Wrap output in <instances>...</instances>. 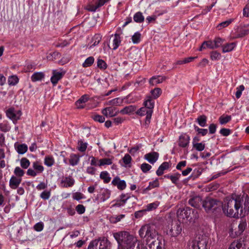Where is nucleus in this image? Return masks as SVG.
<instances>
[{
	"mask_svg": "<svg viewBox=\"0 0 249 249\" xmlns=\"http://www.w3.org/2000/svg\"><path fill=\"white\" fill-rule=\"evenodd\" d=\"M60 183L63 187H70L74 185V180L70 176L65 177L62 178Z\"/></svg>",
	"mask_w": 249,
	"mask_h": 249,
	"instance_id": "obj_17",
	"label": "nucleus"
},
{
	"mask_svg": "<svg viewBox=\"0 0 249 249\" xmlns=\"http://www.w3.org/2000/svg\"><path fill=\"white\" fill-rule=\"evenodd\" d=\"M234 20L233 18H230L226 21H223L220 23H219L216 28L218 30H220L223 28H224L227 26H228Z\"/></svg>",
	"mask_w": 249,
	"mask_h": 249,
	"instance_id": "obj_35",
	"label": "nucleus"
},
{
	"mask_svg": "<svg viewBox=\"0 0 249 249\" xmlns=\"http://www.w3.org/2000/svg\"><path fill=\"white\" fill-rule=\"evenodd\" d=\"M151 166L146 163H143L141 166V169L142 171L145 173L149 171L151 169Z\"/></svg>",
	"mask_w": 249,
	"mask_h": 249,
	"instance_id": "obj_62",
	"label": "nucleus"
},
{
	"mask_svg": "<svg viewBox=\"0 0 249 249\" xmlns=\"http://www.w3.org/2000/svg\"><path fill=\"white\" fill-rule=\"evenodd\" d=\"M88 146V143L84 142L82 140H80L78 141L77 148L79 151L81 152H84L86 151Z\"/></svg>",
	"mask_w": 249,
	"mask_h": 249,
	"instance_id": "obj_40",
	"label": "nucleus"
},
{
	"mask_svg": "<svg viewBox=\"0 0 249 249\" xmlns=\"http://www.w3.org/2000/svg\"><path fill=\"white\" fill-rule=\"evenodd\" d=\"M99 240L95 239L91 241L88 247V249H96L98 245Z\"/></svg>",
	"mask_w": 249,
	"mask_h": 249,
	"instance_id": "obj_60",
	"label": "nucleus"
},
{
	"mask_svg": "<svg viewBox=\"0 0 249 249\" xmlns=\"http://www.w3.org/2000/svg\"><path fill=\"white\" fill-rule=\"evenodd\" d=\"M162 90L161 89L159 88H156L150 91V93L151 94L150 96L152 97L153 100L156 99L160 96Z\"/></svg>",
	"mask_w": 249,
	"mask_h": 249,
	"instance_id": "obj_34",
	"label": "nucleus"
},
{
	"mask_svg": "<svg viewBox=\"0 0 249 249\" xmlns=\"http://www.w3.org/2000/svg\"><path fill=\"white\" fill-rule=\"evenodd\" d=\"M142 146V144H137L136 145H135L134 147L130 148L129 150V153L132 155L134 154H138V152L141 150Z\"/></svg>",
	"mask_w": 249,
	"mask_h": 249,
	"instance_id": "obj_55",
	"label": "nucleus"
},
{
	"mask_svg": "<svg viewBox=\"0 0 249 249\" xmlns=\"http://www.w3.org/2000/svg\"><path fill=\"white\" fill-rule=\"evenodd\" d=\"M33 167L37 174L41 173L44 171L43 166L38 161L33 162Z\"/></svg>",
	"mask_w": 249,
	"mask_h": 249,
	"instance_id": "obj_38",
	"label": "nucleus"
},
{
	"mask_svg": "<svg viewBox=\"0 0 249 249\" xmlns=\"http://www.w3.org/2000/svg\"><path fill=\"white\" fill-rule=\"evenodd\" d=\"M159 205V202L158 201H155L154 202L148 204L146 206V208L144 211L145 212L146 211H151L154 210L158 207Z\"/></svg>",
	"mask_w": 249,
	"mask_h": 249,
	"instance_id": "obj_44",
	"label": "nucleus"
},
{
	"mask_svg": "<svg viewBox=\"0 0 249 249\" xmlns=\"http://www.w3.org/2000/svg\"><path fill=\"white\" fill-rule=\"evenodd\" d=\"M193 147L194 149L198 151H203L205 147V144L203 142H198L195 143L193 145Z\"/></svg>",
	"mask_w": 249,
	"mask_h": 249,
	"instance_id": "obj_54",
	"label": "nucleus"
},
{
	"mask_svg": "<svg viewBox=\"0 0 249 249\" xmlns=\"http://www.w3.org/2000/svg\"><path fill=\"white\" fill-rule=\"evenodd\" d=\"M141 238H145L146 249H163L161 239L158 237L157 227L153 224L143 225L139 231Z\"/></svg>",
	"mask_w": 249,
	"mask_h": 249,
	"instance_id": "obj_1",
	"label": "nucleus"
},
{
	"mask_svg": "<svg viewBox=\"0 0 249 249\" xmlns=\"http://www.w3.org/2000/svg\"><path fill=\"white\" fill-rule=\"evenodd\" d=\"M249 24H244L243 26H238L234 29V32L232 33L233 38H242L249 34Z\"/></svg>",
	"mask_w": 249,
	"mask_h": 249,
	"instance_id": "obj_7",
	"label": "nucleus"
},
{
	"mask_svg": "<svg viewBox=\"0 0 249 249\" xmlns=\"http://www.w3.org/2000/svg\"><path fill=\"white\" fill-rule=\"evenodd\" d=\"M190 140V137L188 135L182 133L179 136L178 145L182 147H186L189 144Z\"/></svg>",
	"mask_w": 249,
	"mask_h": 249,
	"instance_id": "obj_11",
	"label": "nucleus"
},
{
	"mask_svg": "<svg viewBox=\"0 0 249 249\" xmlns=\"http://www.w3.org/2000/svg\"><path fill=\"white\" fill-rule=\"evenodd\" d=\"M206 48L213 49V42L212 40L204 41L203 42L198 50L202 51L203 50Z\"/></svg>",
	"mask_w": 249,
	"mask_h": 249,
	"instance_id": "obj_31",
	"label": "nucleus"
},
{
	"mask_svg": "<svg viewBox=\"0 0 249 249\" xmlns=\"http://www.w3.org/2000/svg\"><path fill=\"white\" fill-rule=\"evenodd\" d=\"M143 105L149 110L153 111V108L155 106V101L150 95L146 96L143 102Z\"/></svg>",
	"mask_w": 249,
	"mask_h": 249,
	"instance_id": "obj_14",
	"label": "nucleus"
},
{
	"mask_svg": "<svg viewBox=\"0 0 249 249\" xmlns=\"http://www.w3.org/2000/svg\"><path fill=\"white\" fill-rule=\"evenodd\" d=\"M243 15L244 17L249 18V3L244 7L243 10Z\"/></svg>",
	"mask_w": 249,
	"mask_h": 249,
	"instance_id": "obj_64",
	"label": "nucleus"
},
{
	"mask_svg": "<svg viewBox=\"0 0 249 249\" xmlns=\"http://www.w3.org/2000/svg\"><path fill=\"white\" fill-rule=\"evenodd\" d=\"M202 202V198L199 196H195L189 200V204L192 206L198 208L200 207Z\"/></svg>",
	"mask_w": 249,
	"mask_h": 249,
	"instance_id": "obj_19",
	"label": "nucleus"
},
{
	"mask_svg": "<svg viewBox=\"0 0 249 249\" xmlns=\"http://www.w3.org/2000/svg\"><path fill=\"white\" fill-rule=\"evenodd\" d=\"M245 89V87L243 85H241L236 88V91L235 92V96L237 99L241 97L242 91Z\"/></svg>",
	"mask_w": 249,
	"mask_h": 249,
	"instance_id": "obj_57",
	"label": "nucleus"
},
{
	"mask_svg": "<svg viewBox=\"0 0 249 249\" xmlns=\"http://www.w3.org/2000/svg\"><path fill=\"white\" fill-rule=\"evenodd\" d=\"M228 249H244L242 244L238 241L233 242Z\"/></svg>",
	"mask_w": 249,
	"mask_h": 249,
	"instance_id": "obj_42",
	"label": "nucleus"
},
{
	"mask_svg": "<svg viewBox=\"0 0 249 249\" xmlns=\"http://www.w3.org/2000/svg\"><path fill=\"white\" fill-rule=\"evenodd\" d=\"M137 107L134 105H130L123 108L120 111V113L122 114H128L134 112L136 110Z\"/></svg>",
	"mask_w": 249,
	"mask_h": 249,
	"instance_id": "obj_25",
	"label": "nucleus"
},
{
	"mask_svg": "<svg viewBox=\"0 0 249 249\" xmlns=\"http://www.w3.org/2000/svg\"><path fill=\"white\" fill-rule=\"evenodd\" d=\"M30 161L25 158H23L20 160V166L23 169H27L30 166Z\"/></svg>",
	"mask_w": 249,
	"mask_h": 249,
	"instance_id": "obj_53",
	"label": "nucleus"
},
{
	"mask_svg": "<svg viewBox=\"0 0 249 249\" xmlns=\"http://www.w3.org/2000/svg\"><path fill=\"white\" fill-rule=\"evenodd\" d=\"M131 157H124L121 160H120L121 164L125 167H130L131 166Z\"/></svg>",
	"mask_w": 249,
	"mask_h": 249,
	"instance_id": "obj_32",
	"label": "nucleus"
},
{
	"mask_svg": "<svg viewBox=\"0 0 249 249\" xmlns=\"http://www.w3.org/2000/svg\"><path fill=\"white\" fill-rule=\"evenodd\" d=\"M116 240L118 249H134L138 242L136 237L126 231H120L113 233Z\"/></svg>",
	"mask_w": 249,
	"mask_h": 249,
	"instance_id": "obj_3",
	"label": "nucleus"
},
{
	"mask_svg": "<svg viewBox=\"0 0 249 249\" xmlns=\"http://www.w3.org/2000/svg\"><path fill=\"white\" fill-rule=\"evenodd\" d=\"M180 177V174L176 173L173 175H171L170 180L173 183L177 184Z\"/></svg>",
	"mask_w": 249,
	"mask_h": 249,
	"instance_id": "obj_61",
	"label": "nucleus"
},
{
	"mask_svg": "<svg viewBox=\"0 0 249 249\" xmlns=\"http://www.w3.org/2000/svg\"><path fill=\"white\" fill-rule=\"evenodd\" d=\"M207 117L205 115L198 116L196 119V122L201 127H205L207 125Z\"/></svg>",
	"mask_w": 249,
	"mask_h": 249,
	"instance_id": "obj_29",
	"label": "nucleus"
},
{
	"mask_svg": "<svg viewBox=\"0 0 249 249\" xmlns=\"http://www.w3.org/2000/svg\"><path fill=\"white\" fill-rule=\"evenodd\" d=\"M120 112L117 108L114 107H106L102 109V113L107 117H112L115 116Z\"/></svg>",
	"mask_w": 249,
	"mask_h": 249,
	"instance_id": "obj_9",
	"label": "nucleus"
},
{
	"mask_svg": "<svg viewBox=\"0 0 249 249\" xmlns=\"http://www.w3.org/2000/svg\"><path fill=\"white\" fill-rule=\"evenodd\" d=\"M54 163V159L52 157H45L44 163L47 166H51Z\"/></svg>",
	"mask_w": 249,
	"mask_h": 249,
	"instance_id": "obj_58",
	"label": "nucleus"
},
{
	"mask_svg": "<svg viewBox=\"0 0 249 249\" xmlns=\"http://www.w3.org/2000/svg\"><path fill=\"white\" fill-rule=\"evenodd\" d=\"M182 231V228L180 225L177 224L174 226L172 227L170 230L171 235L173 237H176L179 235Z\"/></svg>",
	"mask_w": 249,
	"mask_h": 249,
	"instance_id": "obj_22",
	"label": "nucleus"
},
{
	"mask_svg": "<svg viewBox=\"0 0 249 249\" xmlns=\"http://www.w3.org/2000/svg\"><path fill=\"white\" fill-rule=\"evenodd\" d=\"M243 197L239 196L227 199V203L223 206L224 213L229 217L238 218L239 211H240V215L243 212Z\"/></svg>",
	"mask_w": 249,
	"mask_h": 249,
	"instance_id": "obj_2",
	"label": "nucleus"
},
{
	"mask_svg": "<svg viewBox=\"0 0 249 249\" xmlns=\"http://www.w3.org/2000/svg\"><path fill=\"white\" fill-rule=\"evenodd\" d=\"M121 43V38L120 35L119 34H115L114 38L113 40V50H116L120 46Z\"/></svg>",
	"mask_w": 249,
	"mask_h": 249,
	"instance_id": "obj_28",
	"label": "nucleus"
},
{
	"mask_svg": "<svg viewBox=\"0 0 249 249\" xmlns=\"http://www.w3.org/2000/svg\"><path fill=\"white\" fill-rule=\"evenodd\" d=\"M221 54L216 51H212L210 53V58L213 61H217L221 58Z\"/></svg>",
	"mask_w": 249,
	"mask_h": 249,
	"instance_id": "obj_46",
	"label": "nucleus"
},
{
	"mask_svg": "<svg viewBox=\"0 0 249 249\" xmlns=\"http://www.w3.org/2000/svg\"><path fill=\"white\" fill-rule=\"evenodd\" d=\"M99 166H100L105 165H110L112 163V159L108 158H104L101 159L99 160Z\"/></svg>",
	"mask_w": 249,
	"mask_h": 249,
	"instance_id": "obj_52",
	"label": "nucleus"
},
{
	"mask_svg": "<svg viewBox=\"0 0 249 249\" xmlns=\"http://www.w3.org/2000/svg\"><path fill=\"white\" fill-rule=\"evenodd\" d=\"M110 0H96L94 3L91 2L89 3L85 9L89 12H95L99 10V8L104 6L106 3Z\"/></svg>",
	"mask_w": 249,
	"mask_h": 249,
	"instance_id": "obj_8",
	"label": "nucleus"
},
{
	"mask_svg": "<svg viewBox=\"0 0 249 249\" xmlns=\"http://www.w3.org/2000/svg\"><path fill=\"white\" fill-rule=\"evenodd\" d=\"M133 20L136 23H141L144 21V17L141 12H137L133 16Z\"/></svg>",
	"mask_w": 249,
	"mask_h": 249,
	"instance_id": "obj_33",
	"label": "nucleus"
},
{
	"mask_svg": "<svg viewBox=\"0 0 249 249\" xmlns=\"http://www.w3.org/2000/svg\"><path fill=\"white\" fill-rule=\"evenodd\" d=\"M97 66V67L101 70H105L107 67V63L104 60L101 59H98Z\"/></svg>",
	"mask_w": 249,
	"mask_h": 249,
	"instance_id": "obj_47",
	"label": "nucleus"
},
{
	"mask_svg": "<svg viewBox=\"0 0 249 249\" xmlns=\"http://www.w3.org/2000/svg\"><path fill=\"white\" fill-rule=\"evenodd\" d=\"M10 127L6 122L0 123V130L6 132L10 130Z\"/></svg>",
	"mask_w": 249,
	"mask_h": 249,
	"instance_id": "obj_59",
	"label": "nucleus"
},
{
	"mask_svg": "<svg viewBox=\"0 0 249 249\" xmlns=\"http://www.w3.org/2000/svg\"><path fill=\"white\" fill-rule=\"evenodd\" d=\"M236 46L235 42L228 43L222 46V53H226L232 51Z\"/></svg>",
	"mask_w": 249,
	"mask_h": 249,
	"instance_id": "obj_23",
	"label": "nucleus"
},
{
	"mask_svg": "<svg viewBox=\"0 0 249 249\" xmlns=\"http://www.w3.org/2000/svg\"><path fill=\"white\" fill-rule=\"evenodd\" d=\"M111 183L113 186H116L120 190H123L126 187L125 181L124 180H121L120 178L118 176L113 178Z\"/></svg>",
	"mask_w": 249,
	"mask_h": 249,
	"instance_id": "obj_10",
	"label": "nucleus"
},
{
	"mask_svg": "<svg viewBox=\"0 0 249 249\" xmlns=\"http://www.w3.org/2000/svg\"><path fill=\"white\" fill-rule=\"evenodd\" d=\"M89 99V95L88 94H84L82 95L77 101L75 102V105L79 109L83 108L85 107L84 104L88 102Z\"/></svg>",
	"mask_w": 249,
	"mask_h": 249,
	"instance_id": "obj_16",
	"label": "nucleus"
},
{
	"mask_svg": "<svg viewBox=\"0 0 249 249\" xmlns=\"http://www.w3.org/2000/svg\"><path fill=\"white\" fill-rule=\"evenodd\" d=\"M98 240L100 241L99 249H110L111 243L107 238L104 237Z\"/></svg>",
	"mask_w": 249,
	"mask_h": 249,
	"instance_id": "obj_20",
	"label": "nucleus"
},
{
	"mask_svg": "<svg viewBox=\"0 0 249 249\" xmlns=\"http://www.w3.org/2000/svg\"><path fill=\"white\" fill-rule=\"evenodd\" d=\"M141 34L137 32L132 36V41L134 44H138L141 41Z\"/></svg>",
	"mask_w": 249,
	"mask_h": 249,
	"instance_id": "obj_49",
	"label": "nucleus"
},
{
	"mask_svg": "<svg viewBox=\"0 0 249 249\" xmlns=\"http://www.w3.org/2000/svg\"><path fill=\"white\" fill-rule=\"evenodd\" d=\"M6 115L9 118L12 120L17 121L19 119V116H17L15 112L14 109L12 108H9L7 110Z\"/></svg>",
	"mask_w": 249,
	"mask_h": 249,
	"instance_id": "obj_30",
	"label": "nucleus"
},
{
	"mask_svg": "<svg viewBox=\"0 0 249 249\" xmlns=\"http://www.w3.org/2000/svg\"><path fill=\"white\" fill-rule=\"evenodd\" d=\"M177 214L178 221L182 223L188 221H190L193 219L195 220L198 217L197 211L189 207L178 209Z\"/></svg>",
	"mask_w": 249,
	"mask_h": 249,
	"instance_id": "obj_4",
	"label": "nucleus"
},
{
	"mask_svg": "<svg viewBox=\"0 0 249 249\" xmlns=\"http://www.w3.org/2000/svg\"><path fill=\"white\" fill-rule=\"evenodd\" d=\"M194 127L196 131L197 132V135H200L202 136H205L208 133V131L207 129L200 128L196 124H194Z\"/></svg>",
	"mask_w": 249,
	"mask_h": 249,
	"instance_id": "obj_45",
	"label": "nucleus"
},
{
	"mask_svg": "<svg viewBox=\"0 0 249 249\" xmlns=\"http://www.w3.org/2000/svg\"><path fill=\"white\" fill-rule=\"evenodd\" d=\"M45 77V74L43 72H36L31 76V80L33 82L41 81Z\"/></svg>",
	"mask_w": 249,
	"mask_h": 249,
	"instance_id": "obj_27",
	"label": "nucleus"
},
{
	"mask_svg": "<svg viewBox=\"0 0 249 249\" xmlns=\"http://www.w3.org/2000/svg\"><path fill=\"white\" fill-rule=\"evenodd\" d=\"M62 72L57 71L56 70L53 71V75L51 78V82L53 86H55L59 80H60L63 76Z\"/></svg>",
	"mask_w": 249,
	"mask_h": 249,
	"instance_id": "obj_12",
	"label": "nucleus"
},
{
	"mask_svg": "<svg viewBox=\"0 0 249 249\" xmlns=\"http://www.w3.org/2000/svg\"><path fill=\"white\" fill-rule=\"evenodd\" d=\"M75 210L78 214H82L85 212V207L82 204H78L76 206Z\"/></svg>",
	"mask_w": 249,
	"mask_h": 249,
	"instance_id": "obj_63",
	"label": "nucleus"
},
{
	"mask_svg": "<svg viewBox=\"0 0 249 249\" xmlns=\"http://www.w3.org/2000/svg\"><path fill=\"white\" fill-rule=\"evenodd\" d=\"M102 36L100 34H95L93 37L90 42L88 44V47L89 49H91L100 43L102 39Z\"/></svg>",
	"mask_w": 249,
	"mask_h": 249,
	"instance_id": "obj_18",
	"label": "nucleus"
},
{
	"mask_svg": "<svg viewBox=\"0 0 249 249\" xmlns=\"http://www.w3.org/2000/svg\"><path fill=\"white\" fill-rule=\"evenodd\" d=\"M246 226V222L245 221H242L238 225V231L236 235H240L245 230Z\"/></svg>",
	"mask_w": 249,
	"mask_h": 249,
	"instance_id": "obj_56",
	"label": "nucleus"
},
{
	"mask_svg": "<svg viewBox=\"0 0 249 249\" xmlns=\"http://www.w3.org/2000/svg\"><path fill=\"white\" fill-rule=\"evenodd\" d=\"M123 102L120 98H116L108 101V104L111 106H120Z\"/></svg>",
	"mask_w": 249,
	"mask_h": 249,
	"instance_id": "obj_51",
	"label": "nucleus"
},
{
	"mask_svg": "<svg viewBox=\"0 0 249 249\" xmlns=\"http://www.w3.org/2000/svg\"><path fill=\"white\" fill-rule=\"evenodd\" d=\"M208 240L206 235H198L191 243L189 249H207Z\"/></svg>",
	"mask_w": 249,
	"mask_h": 249,
	"instance_id": "obj_6",
	"label": "nucleus"
},
{
	"mask_svg": "<svg viewBox=\"0 0 249 249\" xmlns=\"http://www.w3.org/2000/svg\"><path fill=\"white\" fill-rule=\"evenodd\" d=\"M225 39L220 37H215L212 41L213 42V49L223 46Z\"/></svg>",
	"mask_w": 249,
	"mask_h": 249,
	"instance_id": "obj_26",
	"label": "nucleus"
},
{
	"mask_svg": "<svg viewBox=\"0 0 249 249\" xmlns=\"http://www.w3.org/2000/svg\"><path fill=\"white\" fill-rule=\"evenodd\" d=\"M165 79V77L160 76H153L149 80V84L151 86H155L161 83Z\"/></svg>",
	"mask_w": 249,
	"mask_h": 249,
	"instance_id": "obj_21",
	"label": "nucleus"
},
{
	"mask_svg": "<svg viewBox=\"0 0 249 249\" xmlns=\"http://www.w3.org/2000/svg\"><path fill=\"white\" fill-rule=\"evenodd\" d=\"M91 117L94 121L100 123H103L105 121V117L99 114H94L91 115Z\"/></svg>",
	"mask_w": 249,
	"mask_h": 249,
	"instance_id": "obj_48",
	"label": "nucleus"
},
{
	"mask_svg": "<svg viewBox=\"0 0 249 249\" xmlns=\"http://www.w3.org/2000/svg\"><path fill=\"white\" fill-rule=\"evenodd\" d=\"M22 181V178L12 176L9 180V186L12 189H16L18 188Z\"/></svg>",
	"mask_w": 249,
	"mask_h": 249,
	"instance_id": "obj_13",
	"label": "nucleus"
},
{
	"mask_svg": "<svg viewBox=\"0 0 249 249\" xmlns=\"http://www.w3.org/2000/svg\"><path fill=\"white\" fill-rule=\"evenodd\" d=\"M94 62V58L93 56H89L88 57L82 64V66L84 68H87L90 67Z\"/></svg>",
	"mask_w": 249,
	"mask_h": 249,
	"instance_id": "obj_43",
	"label": "nucleus"
},
{
	"mask_svg": "<svg viewBox=\"0 0 249 249\" xmlns=\"http://www.w3.org/2000/svg\"><path fill=\"white\" fill-rule=\"evenodd\" d=\"M231 120V117L230 115H221L218 119V121L219 123L223 125L226 124L228 122H229Z\"/></svg>",
	"mask_w": 249,
	"mask_h": 249,
	"instance_id": "obj_39",
	"label": "nucleus"
},
{
	"mask_svg": "<svg viewBox=\"0 0 249 249\" xmlns=\"http://www.w3.org/2000/svg\"><path fill=\"white\" fill-rule=\"evenodd\" d=\"M15 147L16 151L19 154H23L28 150V146L25 143L15 144Z\"/></svg>",
	"mask_w": 249,
	"mask_h": 249,
	"instance_id": "obj_24",
	"label": "nucleus"
},
{
	"mask_svg": "<svg viewBox=\"0 0 249 249\" xmlns=\"http://www.w3.org/2000/svg\"><path fill=\"white\" fill-rule=\"evenodd\" d=\"M19 82V78L17 75H12L8 78V82L10 86H15Z\"/></svg>",
	"mask_w": 249,
	"mask_h": 249,
	"instance_id": "obj_41",
	"label": "nucleus"
},
{
	"mask_svg": "<svg viewBox=\"0 0 249 249\" xmlns=\"http://www.w3.org/2000/svg\"><path fill=\"white\" fill-rule=\"evenodd\" d=\"M14 173L16 177L19 178H22V177H23L24 174V170L21 169L19 167H16L15 168Z\"/></svg>",
	"mask_w": 249,
	"mask_h": 249,
	"instance_id": "obj_50",
	"label": "nucleus"
},
{
	"mask_svg": "<svg viewBox=\"0 0 249 249\" xmlns=\"http://www.w3.org/2000/svg\"><path fill=\"white\" fill-rule=\"evenodd\" d=\"M202 206L207 213L213 212L220 210L221 203L220 201L211 197H207L202 202Z\"/></svg>",
	"mask_w": 249,
	"mask_h": 249,
	"instance_id": "obj_5",
	"label": "nucleus"
},
{
	"mask_svg": "<svg viewBox=\"0 0 249 249\" xmlns=\"http://www.w3.org/2000/svg\"><path fill=\"white\" fill-rule=\"evenodd\" d=\"M100 178L104 180L105 183H107L110 182L111 178L107 171H102L100 174Z\"/></svg>",
	"mask_w": 249,
	"mask_h": 249,
	"instance_id": "obj_37",
	"label": "nucleus"
},
{
	"mask_svg": "<svg viewBox=\"0 0 249 249\" xmlns=\"http://www.w3.org/2000/svg\"><path fill=\"white\" fill-rule=\"evenodd\" d=\"M172 163L170 162H164L158 168L156 171V174L160 176L163 174L165 170H168L171 167Z\"/></svg>",
	"mask_w": 249,
	"mask_h": 249,
	"instance_id": "obj_15",
	"label": "nucleus"
},
{
	"mask_svg": "<svg viewBox=\"0 0 249 249\" xmlns=\"http://www.w3.org/2000/svg\"><path fill=\"white\" fill-rule=\"evenodd\" d=\"M151 111V114L153 113V111L149 110L146 107L144 106L143 107H142L139 108L136 112V114L140 115L141 116H144L147 114H149L148 113Z\"/></svg>",
	"mask_w": 249,
	"mask_h": 249,
	"instance_id": "obj_36",
	"label": "nucleus"
}]
</instances>
